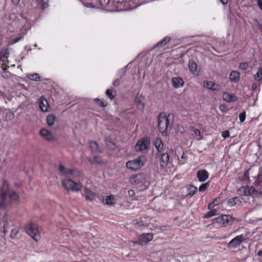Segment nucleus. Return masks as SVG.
I'll list each match as a JSON object with an SVG mask.
<instances>
[{"label":"nucleus","instance_id":"f257e3e1","mask_svg":"<svg viewBox=\"0 0 262 262\" xmlns=\"http://www.w3.org/2000/svg\"><path fill=\"white\" fill-rule=\"evenodd\" d=\"M146 159L145 156H139L137 158L127 161L126 167L130 170L136 171L140 169L145 164Z\"/></svg>","mask_w":262,"mask_h":262},{"label":"nucleus","instance_id":"f03ea898","mask_svg":"<svg viewBox=\"0 0 262 262\" xmlns=\"http://www.w3.org/2000/svg\"><path fill=\"white\" fill-rule=\"evenodd\" d=\"M26 233L35 241H38L40 238V234L38 226L34 223L30 222L25 226Z\"/></svg>","mask_w":262,"mask_h":262},{"label":"nucleus","instance_id":"7ed1b4c3","mask_svg":"<svg viewBox=\"0 0 262 262\" xmlns=\"http://www.w3.org/2000/svg\"><path fill=\"white\" fill-rule=\"evenodd\" d=\"M164 113H161L159 115L158 118V128L159 131L162 133L163 135H166L168 126L169 125V122L168 117Z\"/></svg>","mask_w":262,"mask_h":262},{"label":"nucleus","instance_id":"20e7f679","mask_svg":"<svg viewBox=\"0 0 262 262\" xmlns=\"http://www.w3.org/2000/svg\"><path fill=\"white\" fill-rule=\"evenodd\" d=\"M62 184L66 190L72 191H78L83 187L81 183H76L71 179L64 180L62 181Z\"/></svg>","mask_w":262,"mask_h":262},{"label":"nucleus","instance_id":"39448f33","mask_svg":"<svg viewBox=\"0 0 262 262\" xmlns=\"http://www.w3.org/2000/svg\"><path fill=\"white\" fill-rule=\"evenodd\" d=\"M234 218L229 215H222L213 220V224H218L223 227L231 225L234 221Z\"/></svg>","mask_w":262,"mask_h":262},{"label":"nucleus","instance_id":"423d86ee","mask_svg":"<svg viewBox=\"0 0 262 262\" xmlns=\"http://www.w3.org/2000/svg\"><path fill=\"white\" fill-rule=\"evenodd\" d=\"M150 140L148 137L143 138L136 143L135 148L137 151H142L146 149L149 145Z\"/></svg>","mask_w":262,"mask_h":262},{"label":"nucleus","instance_id":"0eeeda50","mask_svg":"<svg viewBox=\"0 0 262 262\" xmlns=\"http://www.w3.org/2000/svg\"><path fill=\"white\" fill-rule=\"evenodd\" d=\"M153 238V234L151 233H143L138 236V240L134 242L141 245H145L151 241Z\"/></svg>","mask_w":262,"mask_h":262},{"label":"nucleus","instance_id":"6e6552de","mask_svg":"<svg viewBox=\"0 0 262 262\" xmlns=\"http://www.w3.org/2000/svg\"><path fill=\"white\" fill-rule=\"evenodd\" d=\"M146 175L144 173H139L132 176L130 182L132 184L138 185L143 183L146 179Z\"/></svg>","mask_w":262,"mask_h":262},{"label":"nucleus","instance_id":"1a4fd4ad","mask_svg":"<svg viewBox=\"0 0 262 262\" xmlns=\"http://www.w3.org/2000/svg\"><path fill=\"white\" fill-rule=\"evenodd\" d=\"M244 177L249 181L250 180V178H253L255 181L258 180V168L256 167L250 168L245 172Z\"/></svg>","mask_w":262,"mask_h":262},{"label":"nucleus","instance_id":"9d476101","mask_svg":"<svg viewBox=\"0 0 262 262\" xmlns=\"http://www.w3.org/2000/svg\"><path fill=\"white\" fill-rule=\"evenodd\" d=\"M245 240L243 235L236 236L228 243V247L230 248H235L239 246Z\"/></svg>","mask_w":262,"mask_h":262},{"label":"nucleus","instance_id":"9b49d317","mask_svg":"<svg viewBox=\"0 0 262 262\" xmlns=\"http://www.w3.org/2000/svg\"><path fill=\"white\" fill-rule=\"evenodd\" d=\"M160 166L162 168H164L167 166V163L169 160V155L167 152L162 153L160 156Z\"/></svg>","mask_w":262,"mask_h":262},{"label":"nucleus","instance_id":"f8f14e48","mask_svg":"<svg viewBox=\"0 0 262 262\" xmlns=\"http://www.w3.org/2000/svg\"><path fill=\"white\" fill-rule=\"evenodd\" d=\"M38 102L41 111L43 112H47L49 104L47 99L43 97H40L38 100Z\"/></svg>","mask_w":262,"mask_h":262},{"label":"nucleus","instance_id":"ddd939ff","mask_svg":"<svg viewBox=\"0 0 262 262\" xmlns=\"http://www.w3.org/2000/svg\"><path fill=\"white\" fill-rule=\"evenodd\" d=\"M223 98L227 102H235L237 100V97L236 96L230 94L228 92L223 93Z\"/></svg>","mask_w":262,"mask_h":262},{"label":"nucleus","instance_id":"4468645a","mask_svg":"<svg viewBox=\"0 0 262 262\" xmlns=\"http://www.w3.org/2000/svg\"><path fill=\"white\" fill-rule=\"evenodd\" d=\"M84 192L86 200L89 201H92L95 200L96 198L95 193L91 191L90 189L85 188L84 189Z\"/></svg>","mask_w":262,"mask_h":262},{"label":"nucleus","instance_id":"2eb2a0df","mask_svg":"<svg viewBox=\"0 0 262 262\" xmlns=\"http://www.w3.org/2000/svg\"><path fill=\"white\" fill-rule=\"evenodd\" d=\"M154 145L158 152L156 154V156H157L160 153L162 152L163 150V144L162 140L159 138H157L154 141Z\"/></svg>","mask_w":262,"mask_h":262},{"label":"nucleus","instance_id":"dca6fc26","mask_svg":"<svg viewBox=\"0 0 262 262\" xmlns=\"http://www.w3.org/2000/svg\"><path fill=\"white\" fill-rule=\"evenodd\" d=\"M188 67L190 71L195 75H199V71H198V66L196 62L193 60H190L188 63Z\"/></svg>","mask_w":262,"mask_h":262},{"label":"nucleus","instance_id":"f3484780","mask_svg":"<svg viewBox=\"0 0 262 262\" xmlns=\"http://www.w3.org/2000/svg\"><path fill=\"white\" fill-rule=\"evenodd\" d=\"M196 176L200 182H204L208 178V173L206 170H201L198 171Z\"/></svg>","mask_w":262,"mask_h":262},{"label":"nucleus","instance_id":"a211bd4d","mask_svg":"<svg viewBox=\"0 0 262 262\" xmlns=\"http://www.w3.org/2000/svg\"><path fill=\"white\" fill-rule=\"evenodd\" d=\"M172 83L174 88H179L184 85V82L183 80L179 77H174L172 79Z\"/></svg>","mask_w":262,"mask_h":262},{"label":"nucleus","instance_id":"6ab92c4d","mask_svg":"<svg viewBox=\"0 0 262 262\" xmlns=\"http://www.w3.org/2000/svg\"><path fill=\"white\" fill-rule=\"evenodd\" d=\"M104 142L106 147L110 150H114L116 148V145L115 143L112 141L111 137H106L104 139Z\"/></svg>","mask_w":262,"mask_h":262},{"label":"nucleus","instance_id":"aec40b11","mask_svg":"<svg viewBox=\"0 0 262 262\" xmlns=\"http://www.w3.org/2000/svg\"><path fill=\"white\" fill-rule=\"evenodd\" d=\"M90 146L92 149V152H102V150L99 147L98 144L94 141H90Z\"/></svg>","mask_w":262,"mask_h":262},{"label":"nucleus","instance_id":"412c9836","mask_svg":"<svg viewBox=\"0 0 262 262\" xmlns=\"http://www.w3.org/2000/svg\"><path fill=\"white\" fill-rule=\"evenodd\" d=\"M40 135L46 140L48 141H52L53 136L51 133L46 129H42L40 130Z\"/></svg>","mask_w":262,"mask_h":262},{"label":"nucleus","instance_id":"4be33fe9","mask_svg":"<svg viewBox=\"0 0 262 262\" xmlns=\"http://www.w3.org/2000/svg\"><path fill=\"white\" fill-rule=\"evenodd\" d=\"M132 225L136 229H141L142 228L147 227V225L144 223L143 221L138 220H133Z\"/></svg>","mask_w":262,"mask_h":262},{"label":"nucleus","instance_id":"5701e85b","mask_svg":"<svg viewBox=\"0 0 262 262\" xmlns=\"http://www.w3.org/2000/svg\"><path fill=\"white\" fill-rule=\"evenodd\" d=\"M3 63H2V68L3 69V72L2 74V76L5 79H8L11 77V73L7 71V66H6V61L3 60Z\"/></svg>","mask_w":262,"mask_h":262},{"label":"nucleus","instance_id":"b1692460","mask_svg":"<svg viewBox=\"0 0 262 262\" xmlns=\"http://www.w3.org/2000/svg\"><path fill=\"white\" fill-rule=\"evenodd\" d=\"M230 80L232 82H236L239 79V73L236 71H233L230 73L229 76Z\"/></svg>","mask_w":262,"mask_h":262},{"label":"nucleus","instance_id":"393cba45","mask_svg":"<svg viewBox=\"0 0 262 262\" xmlns=\"http://www.w3.org/2000/svg\"><path fill=\"white\" fill-rule=\"evenodd\" d=\"M204 86L212 90H217L219 85L212 81H206L204 82Z\"/></svg>","mask_w":262,"mask_h":262},{"label":"nucleus","instance_id":"a878e982","mask_svg":"<svg viewBox=\"0 0 262 262\" xmlns=\"http://www.w3.org/2000/svg\"><path fill=\"white\" fill-rule=\"evenodd\" d=\"M89 161L91 163V164L97 163L98 164L102 165L105 164V162L103 160H102L101 157L100 156H95L93 158V160L89 159Z\"/></svg>","mask_w":262,"mask_h":262},{"label":"nucleus","instance_id":"bb28decb","mask_svg":"<svg viewBox=\"0 0 262 262\" xmlns=\"http://www.w3.org/2000/svg\"><path fill=\"white\" fill-rule=\"evenodd\" d=\"M253 184L256 187L257 194H262V180L255 181L253 182Z\"/></svg>","mask_w":262,"mask_h":262},{"label":"nucleus","instance_id":"cd10ccee","mask_svg":"<svg viewBox=\"0 0 262 262\" xmlns=\"http://www.w3.org/2000/svg\"><path fill=\"white\" fill-rule=\"evenodd\" d=\"M136 103H137V106L140 110L143 111L144 106L145 103L144 102V98L139 97L136 99Z\"/></svg>","mask_w":262,"mask_h":262},{"label":"nucleus","instance_id":"c85d7f7f","mask_svg":"<svg viewBox=\"0 0 262 262\" xmlns=\"http://www.w3.org/2000/svg\"><path fill=\"white\" fill-rule=\"evenodd\" d=\"M246 195L257 194V191L255 187L246 186Z\"/></svg>","mask_w":262,"mask_h":262},{"label":"nucleus","instance_id":"c756f323","mask_svg":"<svg viewBox=\"0 0 262 262\" xmlns=\"http://www.w3.org/2000/svg\"><path fill=\"white\" fill-rule=\"evenodd\" d=\"M56 120V117L53 114H49L47 117L48 125L51 126L53 125Z\"/></svg>","mask_w":262,"mask_h":262},{"label":"nucleus","instance_id":"7c9ffc66","mask_svg":"<svg viewBox=\"0 0 262 262\" xmlns=\"http://www.w3.org/2000/svg\"><path fill=\"white\" fill-rule=\"evenodd\" d=\"M9 189V184L7 181L4 180L3 181V185L1 190V194L3 195V198L4 197V195H7V193L8 192Z\"/></svg>","mask_w":262,"mask_h":262},{"label":"nucleus","instance_id":"2f4dec72","mask_svg":"<svg viewBox=\"0 0 262 262\" xmlns=\"http://www.w3.org/2000/svg\"><path fill=\"white\" fill-rule=\"evenodd\" d=\"M188 193L187 196H189V197H191L193 196L197 191V188L195 186L191 185L187 189Z\"/></svg>","mask_w":262,"mask_h":262},{"label":"nucleus","instance_id":"473e14b6","mask_svg":"<svg viewBox=\"0 0 262 262\" xmlns=\"http://www.w3.org/2000/svg\"><path fill=\"white\" fill-rule=\"evenodd\" d=\"M170 40V37L169 36H166L160 41H159L156 45V47H159L160 46H163L166 45Z\"/></svg>","mask_w":262,"mask_h":262},{"label":"nucleus","instance_id":"72a5a7b5","mask_svg":"<svg viewBox=\"0 0 262 262\" xmlns=\"http://www.w3.org/2000/svg\"><path fill=\"white\" fill-rule=\"evenodd\" d=\"M4 222V232L6 233L8 232V229L10 228V226H9V223L8 222V217L6 215L4 216L3 219Z\"/></svg>","mask_w":262,"mask_h":262},{"label":"nucleus","instance_id":"f704fd0d","mask_svg":"<svg viewBox=\"0 0 262 262\" xmlns=\"http://www.w3.org/2000/svg\"><path fill=\"white\" fill-rule=\"evenodd\" d=\"M238 202H241L239 198L238 197H234V198L230 199L228 200V205H230V206H233L236 204H237V203Z\"/></svg>","mask_w":262,"mask_h":262},{"label":"nucleus","instance_id":"c9c22d12","mask_svg":"<svg viewBox=\"0 0 262 262\" xmlns=\"http://www.w3.org/2000/svg\"><path fill=\"white\" fill-rule=\"evenodd\" d=\"M28 77L29 79H30L31 80H34V81H36L40 80V76L38 74H37V73H34L33 74H29L28 76Z\"/></svg>","mask_w":262,"mask_h":262},{"label":"nucleus","instance_id":"e433bc0d","mask_svg":"<svg viewBox=\"0 0 262 262\" xmlns=\"http://www.w3.org/2000/svg\"><path fill=\"white\" fill-rule=\"evenodd\" d=\"M9 196L12 201H17L19 200V196L15 191L10 192Z\"/></svg>","mask_w":262,"mask_h":262},{"label":"nucleus","instance_id":"4c0bfd02","mask_svg":"<svg viewBox=\"0 0 262 262\" xmlns=\"http://www.w3.org/2000/svg\"><path fill=\"white\" fill-rule=\"evenodd\" d=\"M7 195H4V197L3 198V195L1 194V201L0 202V208L4 209L6 207L7 204L6 202Z\"/></svg>","mask_w":262,"mask_h":262},{"label":"nucleus","instance_id":"58836bf2","mask_svg":"<svg viewBox=\"0 0 262 262\" xmlns=\"http://www.w3.org/2000/svg\"><path fill=\"white\" fill-rule=\"evenodd\" d=\"M217 210L216 209H212L211 210H210V211H209L208 212L206 213L205 214H204V217L205 218H209V217H210L212 216H214L216 214H217Z\"/></svg>","mask_w":262,"mask_h":262},{"label":"nucleus","instance_id":"ea45409f","mask_svg":"<svg viewBox=\"0 0 262 262\" xmlns=\"http://www.w3.org/2000/svg\"><path fill=\"white\" fill-rule=\"evenodd\" d=\"M105 203L108 205L115 204V199L112 195L107 196L105 198Z\"/></svg>","mask_w":262,"mask_h":262},{"label":"nucleus","instance_id":"a19ab883","mask_svg":"<svg viewBox=\"0 0 262 262\" xmlns=\"http://www.w3.org/2000/svg\"><path fill=\"white\" fill-rule=\"evenodd\" d=\"M254 78L257 81L262 80V68H260L258 69L256 74L254 75Z\"/></svg>","mask_w":262,"mask_h":262},{"label":"nucleus","instance_id":"79ce46f5","mask_svg":"<svg viewBox=\"0 0 262 262\" xmlns=\"http://www.w3.org/2000/svg\"><path fill=\"white\" fill-rule=\"evenodd\" d=\"M19 230L18 228L15 227L12 228L11 231L10 237L11 238H14L16 237L17 234L18 233Z\"/></svg>","mask_w":262,"mask_h":262},{"label":"nucleus","instance_id":"37998d69","mask_svg":"<svg viewBox=\"0 0 262 262\" xmlns=\"http://www.w3.org/2000/svg\"><path fill=\"white\" fill-rule=\"evenodd\" d=\"M246 186H242L238 189V193L241 196H246Z\"/></svg>","mask_w":262,"mask_h":262},{"label":"nucleus","instance_id":"c03bdc74","mask_svg":"<svg viewBox=\"0 0 262 262\" xmlns=\"http://www.w3.org/2000/svg\"><path fill=\"white\" fill-rule=\"evenodd\" d=\"M94 101H95L96 103L100 107H105L107 105L106 103L99 99L96 98L94 99Z\"/></svg>","mask_w":262,"mask_h":262},{"label":"nucleus","instance_id":"a18cd8bd","mask_svg":"<svg viewBox=\"0 0 262 262\" xmlns=\"http://www.w3.org/2000/svg\"><path fill=\"white\" fill-rule=\"evenodd\" d=\"M105 94L107 96L111 99H113L115 96V94H114L113 91L110 89H107L105 92Z\"/></svg>","mask_w":262,"mask_h":262},{"label":"nucleus","instance_id":"49530a36","mask_svg":"<svg viewBox=\"0 0 262 262\" xmlns=\"http://www.w3.org/2000/svg\"><path fill=\"white\" fill-rule=\"evenodd\" d=\"M209 186V183H204V184H202L199 187V190L200 191H205L207 188V187Z\"/></svg>","mask_w":262,"mask_h":262},{"label":"nucleus","instance_id":"de8ad7c7","mask_svg":"<svg viewBox=\"0 0 262 262\" xmlns=\"http://www.w3.org/2000/svg\"><path fill=\"white\" fill-rule=\"evenodd\" d=\"M14 117V114L12 112H9L6 114V118L8 120H11Z\"/></svg>","mask_w":262,"mask_h":262},{"label":"nucleus","instance_id":"09e8293b","mask_svg":"<svg viewBox=\"0 0 262 262\" xmlns=\"http://www.w3.org/2000/svg\"><path fill=\"white\" fill-rule=\"evenodd\" d=\"M76 173H79L76 169H67L66 170V174H69L71 175H74Z\"/></svg>","mask_w":262,"mask_h":262},{"label":"nucleus","instance_id":"8fccbe9b","mask_svg":"<svg viewBox=\"0 0 262 262\" xmlns=\"http://www.w3.org/2000/svg\"><path fill=\"white\" fill-rule=\"evenodd\" d=\"M239 120L241 122H243L246 119V112L244 111L239 115Z\"/></svg>","mask_w":262,"mask_h":262},{"label":"nucleus","instance_id":"3c124183","mask_svg":"<svg viewBox=\"0 0 262 262\" xmlns=\"http://www.w3.org/2000/svg\"><path fill=\"white\" fill-rule=\"evenodd\" d=\"M67 169L62 164H60L59 166V171L63 174H66Z\"/></svg>","mask_w":262,"mask_h":262},{"label":"nucleus","instance_id":"603ef678","mask_svg":"<svg viewBox=\"0 0 262 262\" xmlns=\"http://www.w3.org/2000/svg\"><path fill=\"white\" fill-rule=\"evenodd\" d=\"M187 159V156H186L184 153H183L181 157V159L179 160V161H180V162H181V163L182 164H184L185 163V162H186V160Z\"/></svg>","mask_w":262,"mask_h":262},{"label":"nucleus","instance_id":"864d4df0","mask_svg":"<svg viewBox=\"0 0 262 262\" xmlns=\"http://www.w3.org/2000/svg\"><path fill=\"white\" fill-rule=\"evenodd\" d=\"M248 66V64L247 62H243L239 64V68L243 70H245L247 69Z\"/></svg>","mask_w":262,"mask_h":262},{"label":"nucleus","instance_id":"5fc2aeb1","mask_svg":"<svg viewBox=\"0 0 262 262\" xmlns=\"http://www.w3.org/2000/svg\"><path fill=\"white\" fill-rule=\"evenodd\" d=\"M262 180V167L258 168V180L256 181Z\"/></svg>","mask_w":262,"mask_h":262},{"label":"nucleus","instance_id":"6e6d98bb","mask_svg":"<svg viewBox=\"0 0 262 262\" xmlns=\"http://www.w3.org/2000/svg\"><path fill=\"white\" fill-rule=\"evenodd\" d=\"M22 38H23V36H20L19 37H18L17 38H15L12 39L11 41V44H14V43L17 42L18 41L20 40Z\"/></svg>","mask_w":262,"mask_h":262},{"label":"nucleus","instance_id":"4d7b16f0","mask_svg":"<svg viewBox=\"0 0 262 262\" xmlns=\"http://www.w3.org/2000/svg\"><path fill=\"white\" fill-rule=\"evenodd\" d=\"M216 201V199H214L211 203H210L208 205V208L209 209H212L215 206L217 205V203H215V201Z\"/></svg>","mask_w":262,"mask_h":262},{"label":"nucleus","instance_id":"13d9d810","mask_svg":"<svg viewBox=\"0 0 262 262\" xmlns=\"http://www.w3.org/2000/svg\"><path fill=\"white\" fill-rule=\"evenodd\" d=\"M41 2L42 3V7L43 9H44L45 8H46L48 7V0H41Z\"/></svg>","mask_w":262,"mask_h":262},{"label":"nucleus","instance_id":"bf43d9fd","mask_svg":"<svg viewBox=\"0 0 262 262\" xmlns=\"http://www.w3.org/2000/svg\"><path fill=\"white\" fill-rule=\"evenodd\" d=\"M222 136L224 138H226L227 137H229V136H230V134H229V131L228 130H225V131H224L222 134Z\"/></svg>","mask_w":262,"mask_h":262},{"label":"nucleus","instance_id":"052dcab7","mask_svg":"<svg viewBox=\"0 0 262 262\" xmlns=\"http://www.w3.org/2000/svg\"><path fill=\"white\" fill-rule=\"evenodd\" d=\"M193 259L191 257H186L183 262H193Z\"/></svg>","mask_w":262,"mask_h":262},{"label":"nucleus","instance_id":"680f3d73","mask_svg":"<svg viewBox=\"0 0 262 262\" xmlns=\"http://www.w3.org/2000/svg\"><path fill=\"white\" fill-rule=\"evenodd\" d=\"M257 4L259 8L262 11V1L261 0H257Z\"/></svg>","mask_w":262,"mask_h":262},{"label":"nucleus","instance_id":"e2e57ef3","mask_svg":"<svg viewBox=\"0 0 262 262\" xmlns=\"http://www.w3.org/2000/svg\"><path fill=\"white\" fill-rule=\"evenodd\" d=\"M120 84V81H119V79H116L114 82H113V85L115 86H118Z\"/></svg>","mask_w":262,"mask_h":262},{"label":"nucleus","instance_id":"0e129e2a","mask_svg":"<svg viewBox=\"0 0 262 262\" xmlns=\"http://www.w3.org/2000/svg\"><path fill=\"white\" fill-rule=\"evenodd\" d=\"M128 194L129 196H133L135 194V192L133 190H129L128 191Z\"/></svg>","mask_w":262,"mask_h":262},{"label":"nucleus","instance_id":"69168bd1","mask_svg":"<svg viewBox=\"0 0 262 262\" xmlns=\"http://www.w3.org/2000/svg\"><path fill=\"white\" fill-rule=\"evenodd\" d=\"M220 108L221 111L225 112V108H226V105H221L220 106Z\"/></svg>","mask_w":262,"mask_h":262},{"label":"nucleus","instance_id":"338daca9","mask_svg":"<svg viewBox=\"0 0 262 262\" xmlns=\"http://www.w3.org/2000/svg\"><path fill=\"white\" fill-rule=\"evenodd\" d=\"M13 4L15 5H17L19 4L20 0H11Z\"/></svg>","mask_w":262,"mask_h":262},{"label":"nucleus","instance_id":"774afa93","mask_svg":"<svg viewBox=\"0 0 262 262\" xmlns=\"http://www.w3.org/2000/svg\"><path fill=\"white\" fill-rule=\"evenodd\" d=\"M85 6L86 7H92V4L91 3H86L85 4Z\"/></svg>","mask_w":262,"mask_h":262}]
</instances>
